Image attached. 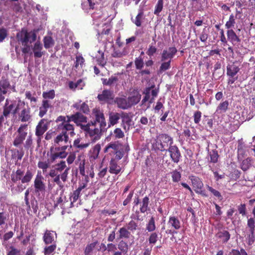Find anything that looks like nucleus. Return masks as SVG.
Listing matches in <instances>:
<instances>
[{
  "label": "nucleus",
  "instance_id": "44",
  "mask_svg": "<svg viewBox=\"0 0 255 255\" xmlns=\"http://www.w3.org/2000/svg\"><path fill=\"white\" fill-rule=\"evenodd\" d=\"M252 159L251 157H248L243 160L241 164V168L244 171L248 170L252 166Z\"/></svg>",
  "mask_w": 255,
  "mask_h": 255
},
{
  "label": "nucleus",
  "instance_id": "52",
  "mask_svg": "<svg viewBox=\"0 0 255 255\" xmlns=\"http://www.w3.org/2000/svg\"><path fill=\"white\" fill-rule=\"evenodd\" d=\"M207 188L208 190L210 191L215 197L217 198L218 200H219L220 201L223 200V196L219 191L216 190V189H214L213 187L209 185L207 186Z\"/></svg>",
  "mask_w": 255,
  "mask_h": 255
},
{
  "label": "nucleus",
  "instance_id": "62",
  "mask_svg": "<svg viewBox=\"0 0 255 255\" xmlns=\"http://www.w3.org/2000/svg\"><path fill=\"white\" fill-rule=\"evenodd\" d=\"M8 218V215L5 212H0V226H2L6 223Z\"/></svg>",
  "mask_w": 255,
  "mask_h": 255
},
{
  "label": "nucleus",
  "instance_id": "5",
  "mask_svg": "<svg viewBox=\"0 0 255 255\" xmlns=\"http://www.w3.org/2000/svg\"><path fill=\"white\" fill-rule=\"evenodd\" d=\"M36 34L34 30L28 32L25 29H22L16 34V39L22 45H25L28 42L32 43L36 39Z\"/></svg>",
  "mask_w": 255,
  "mask_h": 255
},
{
  "label": "nucleus",
  "instance_id": "60",
  "mask_svg": "<svg viewBox=\"0 0 255 255\" xmlns=\"http://www.w3.org/2000/svg\"><path fill=\"white\" fill-rule=\"evenodd\" d=\"M236 23L234 16L233 14H231L229 17V20L227 21L225 24V26L227 28L230 29L232 27H234Z\"/></svg>",
  "mask_w": 255,
  "mask_h": 255
},
{
  "label": "nucleus",
  "instance_id": "31",
  "mask_svg": "<svg viewBox=\"0 0 255 255\" xmlns=\"http://www.w3.org/2000/svg\"><path fill=\"white\" fill-rule=\"evenodd\" d=\"M228 40L234 45L240 42L241 39L233 29H229L227 32Z\"/></svg>",
  "mask_w": 255,
  "mask_h": 255
},
{
  "label": "nucleus",
  "instance_id": "56",
  "mask_svg": "<svg viewBox=\"0 0 255 255\" xmlns=\"http://www.w3.org/2000/svg\"><path fill=\"white\" fill-rule=\"evenodd\" d=\"M163 7V0H158L157 3L155 6L154 14L158 15L162 11Z\"/></svg>",
  "mask_w": 255,
  "mask_h": 255
},
{
  "label": "nucleus",
  "instance_id": "63",
  "mask_svg": "<svg viewBox=\"0 0 255 255\" xmlns=\"http://www.w3.org/2000/svg\"><path fill=\"white\" fill-rule=\"evenodd\" d=\"M202 113L199 111H195L193 115L194 122L196 124H198L201 121Z\"/></svg>",
  "mask_w": 255,
  "mask_h": 255
},
{
  "label": "nucleus",
  "instance_id": "3",
  "mask_svg": "<svg viewBox=\"0 0 255 255\" xmlns=\"http://www.w3.org/2000/svg\"><path fill=\"white\" fill-rule=\"evenodd\" d=\"M14 113L17 114L18 120L21 122H29L31 120L30 108L28 106L25 105L24 101H18Z\"/></svg>",
  "mask_w": 255,
  "mask_h": 255
},
{
  "label": "nucleus",
  "instance_id": "33",
  "mask_svg": "<svg viewBox=\"0 0 255 255\" xmlns=\"http://www.w3.org/2000/svg\"><path fill=\"white\" fill-rule=\"evenodd\" d=\"M100 150L101 145L99 143L96 144L93 148H92L89 153L90 159L95 160L97 159L99 156Z\"/></svg>",
  "mask_w": 255,
  "mask_h": 255
},
{
  "label": "nucleus",
  "instance_id": "50",
  "mask_svg": "<svg viewBox=\"0 0 255 255\" xmlns=\"http://www.w3.org/2000/svg\"><path fill=\"white\" fill-rule=\"evenodd\" d=\"M126 227L131 233L134 232L137 229L138 225L134 221L131 220L127 224V226Z\"/></svg>",
  "mask_w": 255,
  "mask_h": 255
},
{
  "label": "nucleus",
  "instance_id": "29",
  "mask_svg": "<svg viewBox=\"0 0 255 255\" xmlns=\"http://www.w3.org/2000/svg\"><path fill=\"white\" fill-rule=\"evenodd\" d=\"M121 170L122 167L118 165V162L115 159H111L109 163V172L117 175L121 171Z\"/></svg>",
  "mask_w": 255,
  "mask_h": 255
},
{
  "label": "nucleus",
  "instance_id": "42",
  "mask_svg": "<svg viewBox=\"0 0 255 255\" xmlns=\"http://www.w3.org/2000/svg\"><path fill=\"white\" fill-rule=\"evenodd\" d=\"M99 55L96 56V61L98 64L102 67H104L106 64V61L104 57V53L101 51H98Z\"/></svg>",
  "mask_w": 255,
  "mask_h": 255
},
{
  "label": "nucleus",
  "instance_id": "9",
  "mask_svg": "<svg viewBox=\"0 0 255 255\" xmlns=\"http://www.w3.org/2000/svg\"><path fill=\"white\" fill-rule=\"evenodd\" d=\"M240 68L236 62H234L227 66V75L228 77L227 83L231 85L238 79V73Z\"/></svg>",
  "mask_w": 255,
  "mask_h": 255
},
{
  "label": "nucleus",
  "instance_id": "13",
  "mask_svg": "<svg viewBox=\"0 0 255 255\" xmlns=\"http://www.w3.org/2000/svg\"><path fill=\"white\" fill-rule=\"evenodd\" d=\"M247 227L249 233H247L248 244L252 245L255 241V221L254 218H250L247 221Z\"/></svg>",
  "mask_w": 255,
  "mask_h": 255
},
{
  "label": "nucleus",
  "instance_id": "39",
  "mask_svg": "<svg viewBox=\"0 0 255 255\" xmlns=\"http://www.w3.org/2000/svg\"><path fill=\"white\" fill-rule=\"evenodd\" d=\"M229 105V103L227 100L220 103L217 107L216 112L219 114L226 113L228 109Z\"/></svg>",
  "mask_w": 255,
  "mask_h": 255
},
{
  "label": "nucleus",
  "instance_id": "14",
  "mask_svg": "<svg viewBox=\"0 0 255 255\" xmlns=\"http://www.w3.org/2000/svg\"><path fill=\"white\" fill-rule=\"evenodd\" d=\"M166 152H168L170 157L174 163H178L182 157L180 151L178 146L174 144L169 146Z\"/></svg>",
  "mask_w": 255,
  "mask_h": 255
},
{
  "label": "nucleus",
  "instance_id": "17",
  "mask_svg": "<svg viewBox=\"0 0 255 255\" xmlns=\"http://www.w3.org/2000/svg\"><path fill=\"white\" fill-rule=\"evenodd\" d=\"M177 52L175 47H169L168 49H164L161 54V61H170L174 57Z\"/></svg>",
  "mask_w": 255,
  "mask_h": 255
},
{
  "label": "nucleus",
  "instance_id": "24",
  "mask_svg": "<svg viewBox=\"0 0 255 255\" xmlns=\"http://www.w3.org/2000/svg\"><path fill=\"white\" fill-rule=\"evenodd\" d=\"M141 95L137 89H134L128 98L130 107L136 105L140 100Z\"/></svg>",
  "mask_w": 255,
  "mask_h": 255
},
{
  "label": "nucleus",
  "instance_id": "47",
  "mask_svg": "<svg viewBox=\"0 0 255 255\" xmlns=\"http://www.w3.org/2000/svg\"><path fill=\"white\" fill-rule=\"evenodd\" d=\"M80 194L81 192L77 190H75L73 191L70 197V199L71 200L70 207H73L74 206V203L77 201L80 196Z\"/></svg>",
  "mask_w": 255,
  "mask_h": 255
},
{
  "label": "nucleus",
  "instance_id": "7",
  "mask_svg": "<svg viewBox=\"0 0 255 255\" xmlns=\"http://www.w3.org/2000/svg\"><path fill=\"white\" fill-rule=\"evenodd\" d=\"M56 131L59 132L58 134L54 139V144L55 146L53 147H61L62 146V143L64 144H67L69 141V136L70 132L69 130L64 129L62 128H60L59 126H56ZM64 145L63 146H64ZM67 146V145H65Z\"/></svg>",
  "mask_w": 255,
  "mask_h": 255
},
{
  "label": "nucleus",
  "instance_id": "22",
  "mask_svg": "<svg viewBox=\"0 0 255 255\" xmlns=\"http://www.w3.org/2000/svg\"><path fill=\"white\" fill-rule=\"evenodd\" d=\"M121 118V113H119L115 112H110L109 113L108 128L117 124Z\"/></svg>",
  "mask_w": 255,
  "mask_h": 255
},
{
  "label": "nucleus",
  "instance_id": "28",
  "mask_svg": "<svg viewBox=\"0 0 255 255\" xmlns=\"http://www.w3.org/2000/svg\"><path fill=\"white\" fill-rule=\"evenodd\" d=\"M115 103L117 104L119 108L126 110L130 108L128 99L122 97H117L115 100Z\"/></svg>",
  "mask_w": 255,
  "mask_h": 255
},
{
  "label": "nucleus",
  "instance_id": "35",
  "mask_svg": "<svg viewBox=\"0 0 255 255\" xmlns=\"http://www.w3.org/2000/svg\"><path fill=\"white\" fill-rule=\"evenodd\" d=\"M216 236L217 238L220 239L223 243H226L230 239V234L227 231H223L219 232Z\"/></svg>",
  "mask_w": 255,
  "mask_h": 255
},
{
  "label": "nucleus",
  "instance_id": "15",
  "mask_svg": "<svg viewBox=\"0 0 255 255\" xmlns=\"http://www.w3.org/2000/svg\"><path fill=\"white\" fill-rule=\"evenodd\" d=\"M51 121L47 119H42L36 126L35 134H42L47 130Z\"/></svg>",
  "mask_w": 255,
  "mask_h": 255
},
{
  "label": "nucleus",
  "instance_id": "32",
  "mask_svg": "<svg viewBox=\"0 0 255 255\" xmlns=\"http://www.w3.org/2000/svg\"><path fill=\"white\" fill-rule=\"evenodd\" d=\"M169 227L175 230H179L181 228V222L177 217L170 216L167 223Z\"/></svg>",
  "mask_w": 255,
  "mask_h": 255
},
{
  "label": "nucleus",
  "instance_id": "21",
  "mask_svg": "<svg viewBox=\"0 0 255 255\" xmlns=\"http://www.w3.org/2000/svg\"><path fill=\"white\" fill-rule=\"evenodd\" d=\"M11 86L8 78L2 76L0 80V95L4 96L8 90L11 89Z\"/></svg>",
  "mask_w": 255,
  "mask_h": 255
},
{
  "label": "nucleus",
  "instance_id": "55",
  "mask_svg": "<svg viewBox=\"0 0 255 255\" xmlns=\"http://www.w3.org/2000/svg\"><path fill=\"white\" fill-rule=\"evenodd\" d=\"M156 229L154 217H152L146 225V229L148 232H153Z\"/></svg>",
  "mask_w": 255,
  "mask_h": 255
},
{
  "label": "nucleus",
  "instance_id": "2",
  "mask_svg": "<svg viewBox=\"0 0 255 255\" xmlns=\"http://www.w3.org/2000/svg\"><path fill=\"white\" fill-rule=\"evenodd\" d=\"M86 137H90L93 141L99 140L101 134L104 132L102 129L99 128L92 121L81 126L80 128Z\"/></svg>",
  "mask_w": 255,
  "mask_h": 255
},
{
  "label": "nucleus",
  "instance_id": "25",
  "mask_svg": "<svg viewBox=\"0 0 255 255\" xmlns=\"http://www.w3.org/2000/svg\"><path fill=\"white\" fill-rule=\"evenodd\" d=\"M73 119L74 123L80 128L81 125H84L87 123V118L80 112L74 114Z\"/></svg>",
  "mask_w": 255,
  "mask_h": 255
},
{
  "label": "nucleus",
  "instance_id": "36",
  "mask_svg": "<svg viewBox=\"0 0 255 255\" xmlns=\"http://www.w3.org/2000/svg\"><path fill=\"white\" fill-rule=\"evenodd\" d=\"M190 179L191 180L193 186L196 189L201 190L203 187V183L201 179L198 177L191 176L190 177Z\"/></svg>",
  "mask_w": 255,
  "mask_h": 255
},
{
  "label": "nucleus",
  "instance_id": "27",
  "mask_svg": "<svg viewBox=\"0 0 255 255\" xmlns=\"http://www.w3.org/2000/svg\"><path fill=\"white\" fill-rule=\"evenodd\" d=\"M70 170V168H67L63 172H62L60 175L54 177L53 182L56 183L57 185L61 186L62 185L61 181H60V179L62 180L63 182H65L67 180L68 174L69 173V171Z\"/></svg>",
  "mask_w": 255,
  "mask_h": 255
},
{
  "label": "nucleus",
  "instance_id": "59",
  "mask_svg": "<svg viewBox=\"0 0 255 255\" xmlns=\"http://www.w3.org/2000/svg\"><path fill=\"white\" fill-rule=\"evenodd\" d=\"M55 96V94L54 90H51L48 92H44L42 93V97L45 99H53Z\"/></svg>",
  "mask_w": 255,
  "mask_h": 255
},
{
  "label": "nucleus",
  "instance_id": "49",
  "mask_svg": "<svg viewBox=\"0 0 255 255\" xmlns=\"http://www.w3.org/2000/svg\"><path fill=\"white\" fill-rule=\"evenodd\" d=\"M66 162L64 160H61L59 163L55 164L54 168L59 173L64 171L67 168Z\"/></svg>",
  "mask_w": 255,
  "mask_h": 255
},
{
  "label": "nucleus",
  "instance_id": "37",
  "mask_svg": "<svg viewBox=\"0 0 255 255\" xmlns=\"http://www.w3.org/2000/svg\"><path fill=\"white\" fill-rule=\"evenodd\" d=\"M149 203V199L148 197H144L142 201L140 202V212L142 213H144L148 209V205Z\"/></svg>",
  "mask_w": 255,
  "mask_h": 255
},
{
  "label": "nucleus",
  "instance_id": "34",
  "mask_svg": "<svg viewBox=\"0 0 255 255\" xmlns=\"http://www.w3.org/2000/svg\"><path fill=\"white\" fill-rule=\"evenodd\" d=\"M118 240L128 239L131 236L130 232H129L126 227L120 228L118 231Z\"/></svg>",
  "mask_w": 255,
  "mask_h": 255
},
{
  "label": "nucleus",
  "instance_id": "4",
  "mask_svg": "<svg viewBox=\"0 0 255 255\" xmlns=\"http://www.w3.org/2000/svg\"><path fill=\"white\" fill-rule=\"evenodd\" d=\"M73 116H74V114L66 116H59L55 120V122L57 124V126H59L60 128H62L64 129L69 130L70 135L71 136L75 134L74 126L70 123L71 121L74 122Z\"/></svg>",
  "mask_w": 255,
  "mask_h": 255
},
{
  "label": "nucleus",
  "instance_id": "20",
  "mask_svg": "<svg viewBox=\"0 0 255 255\" xmlns=\"http://www.w3.org/2000/svg\"><path fill=\"white\" fill-rule=\"evenodd\" d=\"M56 238L57 234L55 232L47 230L44 234L43 239L44 243L46 245H48L53 243L54 244Z\"/></svg>",
  "mask_w": 255,
  "mask_h": 255
},
{
  "label": "nucleus",
  "instance_id": "12",
  "mask_svg": "<svg viewBox=\"0 0 255 255\" xmlns=\"http://www.w3.org/2000/svg\"><path fill=\"white\" fill-rule=\"evenodd\" d=\"M44 178L40 171H38L34 181V192L36 194L44 192L45 191V184L43 182Z\"/></svg>",
  "mask_w": 255,
  "mask_h": 255
},
{
  "label": "nucleus",
  "instance_id": "61",
  "mask_svg": "<svg viewBox=\"0 0 255 255\" xmlns=\"http://www.w3.org/2000/svg\"><path fill=\"white\" fill-rule=\"evenodd\" d=\"M114 136L116 139L122 138L125 136L124 132L120 128H116L114 130Z\"/></svg>",
  "mask_w": 255,
  "mask_h": 255
},
{
  "label": "nucleus",
  "instance_id": "46",
  "mask_svg": "<svg viewBox=\"0 0 255 255\" xmlns=\"http://www.w3.org/2000/svg\"><path fill=\"white\" fill-rule=\"evenodd\" d=\"M98 244V241H95L90 244H88L84 250L85 255H91V253Z\"/></svg>",
  "mask_w": 255,
  "mask_h": 255
},
{
  "label": "nucleus",
  "instance_id": "18",
  "mask_svg": "<svg viewBox=\"0 0 255 255\" xmlns=\"http://www.w3.org/2000/svg\"><path fill=\"white\" fill-rule=\"evenodd\" d=\"M114 94L113 91L109 90H104L102 93L99 94L97 98L100 102L109 103L114 99Z\"/></svg>",
  "mask_w": 255,
  "mask_h": 255
},
{
  "label": "nucleus",
  "instance_id": "53",
  "mask_svg": "<svg viewBox=\"0 0 255 255\" xmlns=\"http://www.w3.org/2000/svg\"><path fill=\"white\" fill-rule=\"evenodd\" d=\"M143 12L141 10L136 16L134 20L132 21L136 26L140 27L141 25V21L143 19Z\"/></svg>",
  "mask_w": 255,
  "mask_h": 255
},
{
  "label": "nucleus",
  "instance_id": "40",
  "mask_svg": "<svg viewBox=\"0 0 255 255\" xmlns=\"http://www.w3.org/2000/svg\"><path fill=\"white\" fill-rule=\"evenodd\" d=\"M102 80L104 85L111 86L116 83L119 81V79L115 76H112L109 79L103 78Z\"/></svg>",
  "mask_w": 255,
  "mask_h": 255
},
{
  "label": "nucleus",
  "instance_id": "10",
  "mask_svg": "<svg viewBox=\"0 0 255 255\" xmlns=\"http://www.w3.org/2000/svg\"><path fill=\"white\" fill-rule=\"evenodd\" d=\"M93 114L95 117V120L92 121L96 126L99 124V128L102 129L103 132L107 130V123L103 112L99 109H94Z\"/></svg>",
  "mask_w": 255,
  "mask_h": 255
},
{
  "label": "nucleus",
  "instance_id": "23",
  "mask_svg": "<svg viewBox=\"0 0 255 255\" xmlns=\"http://www.w3.org/2000/svg\"><path fill=\"white\" fill-rule=\"evenodd\" d=\"M121 119H122V127H123L126 131L129 130L132 122L131 118L129 114L127 113L122 112Z\"/></svg>",
  "mask_w": 255,
  "mask_h": 255
},
{
  "label": "nucleus",
  "instance_id": "64",
  "mask_svg": "<svg viewBox=\"0 0 255 255\" xmlns=\"http://www.w3.org/2000/svg\"><path fill=\"white\" fill-rule=\"evenodd\" d=\"M157 50V49L155 46L153 45H149L146 53L148 56L151 57L156 53Z\"/></svg>",
  "mask_w": 255,
  "mask_h": 255
},
{
  "label": "nucleus",
  "instance_id": "58",
  "mask_svg": "<svg viewBox=\"0 0 255 255\" xmlns=\"http://www.w3.org/2000/svg\"><path fill=\"white\" fill-rule=\"evenodd\" d=\"M172 179L174 182H178L181 177V173L177 170H174L171 172Z\"/></svg>",
  "mask_w": 255,
  "mask_h": 255
},
{
  "label": "nucleus",
  "instance_id": "41",
  "mask_svg": "<svg viewBox=\"0 0 255 255\" xmlns=\"http://www.w3.org/2000/svg\"><path fill=\"white\" fill-rule=\"evenodd\" d=\"M118 249L120 251V252H122L124 254H126L128 251V243L122 240L118 245Z\"/></svg>",
  "mask_w": 255,
  "mask_h": 255
},
{
  "label": "nucleus",
  "instance_id": "45",
  "mask_svg": "<svg viewBox=\"0 0 255 255\" xmlns=\"http://www.w3.org/2000/svg\"><path fill=\"white\" fill-rule=\"evenodd\" d=\"M161 62V65L157 71L158 74H162L163 72L169 70L171 67V62L170 61Z\"/></svg>",
  "mask_w": 255,
  "mask_h": 255
},
{
  "label": "nucleus",
  "instance_id": "11",
  "mask_svg": "<svg viewBox=\"0 0 255 255\" xmlns=\"http://www.w3.org/2000/svg\"><path fill=\"white\" fill-rule=\"evenodd\" d=\"M27 125H21L17 130V134L13 141V144L15 147L21 145L27 135Z\"/></svg>",
  "mask_w": 255,
  "mask_h": 255
},
{
  "label": "nucleus",
  "instance_id": "19",
  "mask_svg": "<svg viewBox=\"0 0 255 255\" xmlns=\"http://www.w3.org/2000/svg\"><path fill=\"white\" fill-rule=\"evenodd\" d=\"M75 164L78 166L80 174L83 176H85L86 159L85 156L83 154L78 155L75 160Z\"/></svg>",
  "mask_w": 255,
  "mask_h": 255
},
{
  "label": "nucleus",
  "instance_id": "8",
  "mask_svg": "<svg viewBox=\"0 0 255 255\" xmlns=\"http://www.w3.org/2000/svg\"><path fill=\"white\" fill-rule=\"evenodd\" d=\"M173 138L167 134L163 133L159 135V139L155 143L156 148L160 151H165L169 146L173 145Z\"/></svg>",
  "mask_w": 255,
  "mask_h": 255
},
{
  "label": "nucleus",
  "instance_id": "54",
  "mask_svg": "<svg viewBox=\"0 0 255 255\" xmlns=\"http://www.w3.org/2000/svg\"><path fill=\"white\" fill-rule=\"evenodd\" d=\"M209 29H207L205 27L202 30L199 36L200 40L203 42H206L209 36Z\"/></svg>",
  "mask_w": 255,
  "mask_h": 255
},
{
  "label": "nucleus",
  "instance_id": "30",
  "mask_svg": "<svg viewBox=\"0 0 255 255\" xmlns=\"http://www.w3.org/2000/svg\"><path fill=\"white\" fill-rule=\"evenodd\" d=\"M42 45L40 42L39 41H36L32 48L34 57L41 58L42 57L44 54V52L42 51Z\"/></svg>",
  "mask_w": 255,
  "mask_h": 255
},
{
  "label": "nucleus",
  "instance_id": "6",
  "mask_svg": "<svg viewBox=\"0 0 255 255\" xmlns=\"http://www.w3.org/2000/svg\"><path fill=\"white\" fill-rule=\"evenodd\" d=\"M24 171L20 169H18L15 173L13 172L11 174V180L13 183H16L21 180L22 183H29L32 179L33 174L30 170H27L23 176Z\"/></svg>",
  "mask_w": 255,
  "mask_h": 255
},
{
  "label": "nucleus",
  "instance_id": "43",
  "mask_svg": "<svg viewBox=\"0 0 255 255\" xmlns=\"http://www.w3.org/2000/svg\"><path fill=\"white\" fill-rule=\"evenodd\" d=\"M44 46L46 49L53 47L55 44L54 40L52 37L46 36L43 38Z\"/></svg>",
  "mask_w": 255,
  "mask_h": 255
},
{
  "label": "nucleus",
  "instance_id": "16",
  "mask_svg": "<svg viewBox=\"0 0 255 255\" xmlns=\"http://www.w3.org/2000/svg\"><path fill=\"white\" fill-rule=\"evenodd\" d=\"M15 101H10L8 99H6L3 107L2 112L4 113V116L7 115L9 116L11 113L13 115L16 114V113H14V111L16 108V104H15Z\"/></svg>",
  "mask_w": 255,
  "mask_h": 255
},
{
  "label": "nucleus",
  "instance_id": "57",
  "mask_svg": "<svg viewBox=\"0 0 255 255\" xmlns=\"http://www.w3.org/2000/svg\"><path fill=\"white\" fill-rule=\"evenodd\" d=\"M56 249V245L54 243L50 246L46 247L44 250V254L45 255H50L53 253Z\"/></svg>",
  "mask_w": 255,
  "mask_h": 255
},
{
  "label": "nucleus",
  "instance_id": "48",
  "mask_svg": "<svg viewBox=\"0 0 255 255\" xmlns=\"http://www.w3.org/2000/svg\"><path fill=\"white\" fill-rule=\"evenodd\" d=\"M209 155L210 157V161L211 162L215 163L218 162V158L219 157V155L218 151L217 150H216V149L212 150L209 152Z\"/></svg>",
  "mask_w": 255,
  "mask_h": 255
},
{
  "label": "nucleus",
  "instance_id": "38",
  "mask_svg": "<svg viewBox=\"0 0 255 255\" xmlns=\"http://www.w3.org/2000/svg\"><path fill=\"white\" fill-rule=\"evenodd\" d=\"M118 149V145L116 143L111 142L109 143L104 148L105 153H108L110 154H114Z\"/></svg>",
  "mask_w": 255,
  "mask_h": 255
},
{
  "label": "nucleus",
  "instance_id": "1",
  "mask_svg": "<svg viewBox=\"0 0 255 255\" xmlns=\"http://www.w3.org/2000/svg\"><path fill=\"white\" fill-rule=\"evenodd\" d=\"M67 146L64 145L61 147L51 146L49 151L47 155L48 158L45 161H39L37 163V166L39 168L42 170L43 173L47 171L48 168L50 167L51 164L55 162L59 158H65L68 155L66 151Z\"/></svg>",
  "mask_w": 255,
  "mask_h": 255
},
{
  "label": "nucleus",
  "instance_id": "51",
  "mask_svg": "<svg viewBox=\"0 0 255 255\" xmlns=\"http://www.w3.org/2000/svg\"><path fill=\"white\" fill-rule=\"evenodd\" d=\"M134 64L135 68L137 70H141L144 66V61L142 57L141 56L135 58L134 60Z\"/></svg>",
  "mask_w": 255,
  "mask_h": 255
},
{
  "label": "nucleus",
  "instance_id": "26",
  "mask_svg": "<svg viewBox=\"0 0 255 255\" xmlns=\"http://www.w3.org/2000/svg\"><path fill=\"white\" fill-rule=\"evenodd\" d=\"M18 148L11 150V157L16 161H20L24 154V151L21 146H19Z\"/></svg>",
  "mask_w": 255,
  "mask_h": 255
}]
</instances>
